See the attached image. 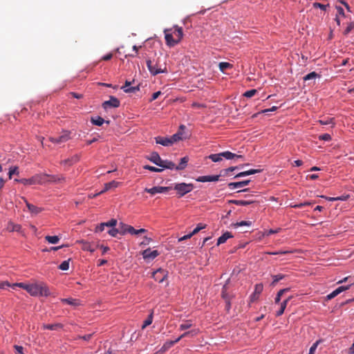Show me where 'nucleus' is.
Wrapping results in <instances>:
<instances>
[{"instance_id": "f257e3e1", "label": "nucleus", "mask_w": 354, "mask_h": 354, "mask_svg": "<svg viewBox=\"0 0 354 354\" xmlns=\"http://www.w3.org/2000/svg\"><path fill=\"white\" fill-rule=\"evenodd\" d=\"M28 293L32 296L48 297L50 295L49 289L46 285L37 283L30 284Z\"/></svg>"}, {"instance_id": "f03ea898", "label": "nucleus", "mask_w": 354, "mask_h": 354, "mask_svg": "<svg viewBox=\"0 0 354 354\" xmlns=\"http://www.w3.org/2000/svg\"><path fill=\"white\" fill-rule=\"evenodd\" d=\"M194 186L192 183H174L172 189L176 191L177 195L179 198L184 196L185 194L191 192Z\"/></svg>"}, {"instance_id": "7ed1b4c3", "label": "nucleus", "mask_w": 354, "mask_h": 354, "mask_svg": "<svg viewBox=\"0 0 354 354\" xmlns=\"http://www.w3.org/2000/svg\"><path fill=\"white\" fill-rule=\"evenodd\" d=\"M146 64L150 74L153 76L157 75L160 73H166L167 72V68L165 67L163 69L158 66V64L156 63L153 65L152 61L150 59L146 60Z\"/></svg>"}, {"instance_id": "20e7f679", "label": "nucleus", "mask_w": 354, "mask_h": 354, "mask_svg": "<svg viewBox=\"0 0 354 354\" xmlns=\"http://www.w3.org/2000/svg\"><path fill=\"white\" fill-rule=\"evenodd\" d=\"M168 276V271L162 268H158L153 272L152 277L158 283H162Z\"/></svg>"}, {"instance_id": "39448f33", "label": "nucleus", "mask_w": 354, "mask_h": 354, "mask_svg": "<svg viewBox=\"0 0 354 354\" xmlns=\"http://www.w3.org/2000/svg\"><path fill=\"white\" fill-rule=\"evenodd\" d=\"M71 132L68 131H64L62 132V135H60L58 137H50L49 138L50 141L55 143V144H61L66 142L68 141L70 138Z\"/></svg>"}, {"instance_id": "423d86ee", "label": "nucleus", "mask_w": 354, "mask_h": 354, "mask_svg": "<svg viewBox=\"0 0 354 354\" xmlns=\"http://www.w3.org/2000/svg\"><path fill=\"white\" fill-rule=\"evenodd\" d=\"M120 105V100L115 96H110L109 100L104 101L102 106L104 109H107L108 108H118Z\"/></svg>"}, {"instance_id": "0eeeda50", "label": "nucleus", "mask_w": 354, "mask_h": 354, "mask_svg": "<svg viewBox=\"0 0 354 354\" xmlns=\"http://www.w3.org/2000/svg\"><path fill=\"white\" fill-rule=\"evenodd\" d=\"M172 189V186L169 187H162V186H155L151 188H145V192L149 193L151 195H155L158 193H163L167 192L169 190Z\"/></svg>"}, {"instance_id": "6e6552de", "label": "nucleus", "mask_w": 354, "mask_h": 354, "mask_svg": "<svg viewBox=\"0 0 354 354\" xmlns=\"http://www.w3.org/2000/svg\"><path fill=\"white\" fill-rule=\"evenodd\" d=\"M44 176L48 178L46 181L50 183H62L66 181V178L63 175H50L44 174Z\"/></svg>"}, {"instance_id": "1a4fd4ad", "label": "nucleus", "mask_w": 354, "mask_h": 354, "mask_svg": "<svg viewBox=\"0 0 354 354\" xmlns=\"http://www.w3.org/2000/svg\"><path fill=\"white\" fill-rule=\"evenodd\" d=\"M119 227H120V234L124 235L127 233L134 235V232H136V229L129 225L125 224L122 222L119 223Z\"/></svg>"}, {"instance_id": "9d476101", "label": "nucleus", "mask_w": 354, "mask_h": 354, "mask_svg": "<svg viewBox=\"0 0 354 354\" xmlns=\"http://www.w3.org/2000/svg\"><path fill=\"white\" fill-rule=\"evenodd\" d=\"M221 175H213V176H201L196 178L197 182L206 183V182H216L219 180Z\"/></svg>"}, {"instance_id": "9b49d317", "label": "nucleus", "mask_w": 354, "mask_h": 354, "mask_svg": "<svg viewBox=\"0 0 354 354\" xmlns=\"http://www.w3.org/2000/svg\"><path fill=\"white\" fill-rule=\"evenodd\" d=\"M142 254L145 259L153 260L159 255V252L158 250H151V248H147L142 252Z\"/></svg>"}, {"instance_id": "f8f14e48", "label": "nucleus", "mask_w": 354, "mask_h": 354, "mask_svg": "<svg viewBox=\"0 0 354 354\" xmlns=\"http://www.w3.org/2000/svg\"><path fill=\"white\" fill-rule=\"evenodd\" d=\"M120 182H117L115 180H112L109 183H105L104 184V188L99 193H97L94 195V196H99L103 193H104L105 192L112 189V188H115V187H118L119 185H120Z\"/></svg>"}, {"instance_id": "ddd939ff", "label": "nucleus", "mask_w": 354, "mask_h": 354, "mask_svg": "<svg viewBox=\"0 0 354 354\" xmlns=\"http://www.w3.org/2000/svg\"><path fill=\"white\" fill-rule=\"evenodd\" d=\"M158 167H161L160 169H170L173 170L175 169L176 165L174 162L169 160H161L160 164L158 165Z\"/></svg>"}, {"instance_id": "4468645a", "label": "nucleus", "mask_w": 354, "mask_h": 354, "mask_svg": "<svg viewBox=\"0 0 354 354\" xmlns=\"http://www.w3.org/2000/svg\"><path fill=\"white\" fill-rule=\"evenodd\" d=\"M248 165H249V164L240 165L235 166V167H228L227 169H224L221 170L220 175H221V176H228L230 174V172L233 171H234L236 169H242L245 166H248Z\"/></svg>"}, {"instance_id": "2eb2a0df", "label": "nucleus", "mask_w": 354, "mask_h": 354, "mask_svg": "<svg viewBox=\"0 0 354 354\" xmlns=\"http://www.w3.org/2000/svg\"><path fill=\"white\" fill-rule=\"evenodd\" d=\"M168 30H165V42H166V44L169 46V47H173L174 46H176V44H178V41H177L176 39H174L173 36L171 34H169V33H167V31Z\"/></svg>"}, {"instance_id": "dca6fc26", "label": "nucleus", "mask_w": 354, "mask_h": 354, "mask_svg": "<svg viewBox=\"0 0 354 354\" xmlns=\"http://www.w3.org/2000/svg\"><path fill=\"white\" fill-rule=\"evenodd\" d=\"M250 180H245L239 181V182H232V183H228L227 186L230 189H234L236 188H241L244 186L248 185L250 183Z\"/></svg>"}, {"instance_id": "f3484780", "label": "nucleus", "mask_w": 354, "mask_h": 354, "mask_svg": "<svg viewBox=\"0 0 354 354\" xmlns=\"http://www.w3.org/2000/svg\"><path fill=\"white\" fill-rule=\"evenodd\" d=\"M147 159L157 166L160 164L162 160L159 153L156 151H153L151 153L149 156L147 157Z\"/></svg>"}, {"instance_id": "a211bd4d", "label": "nucleus", "mask_w": 354, "mask_h": 354, "mask_svg": "<svg viewBox=\"0 0 354 354\" xmlns=\"http://www.w3.org/2000/svg\"><path fill=\"white\" fill-rule=\"evenodd\" d=\"M80 160V156L77 154H75L71 158L65 159L61 162V164L65 166H71Z\"/></svg>"}, {"instance_id": "6ab92c4d", "label": "nucleus", "mask_w": 354, "mask_h": 354, "mask_svg": "<svg viewBox=\"0 0 354 354\" xmlns=\"http://www.w3.org/2000/svg\"><path fill=\"white\" fill-rule=\"evenodd\" d=\"M26 205L29 210V212L33 214V215H37L40 212H41L44 209L42 207H37L30 203H28L27 201H26Z\"/></svg>"}, {"instance_id": "aec40b11", "label": "nucleus", "mask_w": 354, "mask_h": 354, "mask_svg": "<svg viewBox=\"0 0 354 354\" xmlns=\"http://www.w3.org/2000/svg\"><path fill=\"white\" fill-rule=\"evenodd\" d=\"M91 122L95 125V126H98V127H100L102 126L104 123H106V124H109L110 123V121L109 120H105L104 118H102V117L99 116V115H97V116H95V117H91Z\"/></svg>"}, {"instance_id": "412c9836", "label": "nucleus", "mask_w": 354, "mask_h": 354, "mask_svg": "<svg viewBox=\"0 0 354 354\" xmlns=\"http://www.w3.org/2000/svg\"><path fill=\"white\" fill-rule=\"evenodd\" d=\"M256 201L252 200H229L228 203L236 205L247 206L254 203Z\"/></svg>"}, {"instance_id": "4be33fe9", "label": "nucleus", "mask_w": 354, "mask_h": 354, "mask_svg": "<svg viewBox=\"0 0 354 354\" xmlns=\"http://www.w3.org/2000/svg\"><path fill=\"white\" fill-rule=\"evenodd\" d=\"M156 144L161 145L162 146H170L172 145V141L170 138L158 136L155 138Z\"/></svg>"}, {"instance_id": "5701e85b", "label": "nucleus", "mask_w": 354, "mask_h": 354, "mask_svg": "<svg viewBox=\"0 0 354 354\" xmlns=\"http://www.w3.org/2000/svg\"><path fill=\"white\" fill-rule=\"evenodd\" d=\"M261 171H262L261 169H250L248 171H241V172L237 174L234 178H237L248 176L250 175L259 174V173L261 172Z\"/></svg>"}, {"instance_id": "b1692460", "label": "nucleus", "mask_w": 354, "mask_h": 354, "mask_svg": "<svg viewBox=\"0 0 354 354\" xmlns=\"http://www.w3.org/2000/svg\"><path fill=\"white\" fill-rule=\"evenodd\" d=\"M15 181L17 182V183H20L24 185H35L37 183L36 177H32L30 178H20V179L15 178Z\"/></svg>"}, {"instance_id": "393cba45", "label": "nucleus", "mask_w": 354, "mask_h": 354, "mask_svg": "<svg viewBox=\"0 0 354 354\" xmlns=\"http://www.w3.org/2000/svg\"><path fill=\"white\" fill-rule=\"evenodd\" d=\"M61 302L75 307L81 305V302L79 299L73 298H64L61 299Z\"/></svg>"}, {"instance_id": "a878e982", "label": "nucleus", "mask_w": 354, "mask_h": 354, "mask_svg": "<svg viewBox=\"0 0 354 354\" xmlns=\"http://www.w3.org/2000/svg\"><path fill=\"white\" fill-rule=\"evenodd\" d=\"M189 161V157L185 156L182 158L180 160V162L178 165H176L175 169L177 171H180L185 169L187 166V162Z\"/></svg>"}, {"instance_id": "bb28decb", "label": "nucleus", "mask_w": 354, "mask_h": 354, "mask_svg": "<svg viewBox=\"0 0 354 354\" xmlns=\"http://www.w3.org/2000/svg\"><path fill=\"white\" fill-rule=\"evenodd\" d=\"M233 237V235L232 234L231 232H225V233H223L218 239H217V245H220V244H222V243H224L226 242V241L230 239V238H232Z\"/></svg>"}, {"instance_id": "cd10ccee", "label": "nucleus", "mask_w": 354, "mask_h": 354, "mask_svg": "<svg viewBox=\"0 0 354 354\" xmlns=\"http://www.w3.org/2000/svg\"><path fill=\"white\" fill-rule=\"evenodd\" d=\"M290 297H288L281 303V306H280L279 310L276 312L277 317H279L283 315V313L286 308L287 304L290 301Z\"/></svg>"}, {"instance_id": "c85d7f7f", "label": "nucleus", "mask_w": 354, "mask_h": 354, "mask_svg": "<svg viewBox=\"0 0 354 354\" xmlns=\"http://www.w3.org/2000/svg\"><path fill=\"white\" fill-rule=\"evenodd\" d=\"M174 346V342L171 341H167L164 343L162 346L160 348L159 351H158L160 354H163L167 350H169L171 346Z\"/></svg>"}, {"instance_id": "c756f323", "label": "nucleus", "mask_w": 354, "mask_h": 354, "mask_svg": "<svg viewBox=\"0 0 354 354\" xmlns=\"http://www.w3.org/2000/svg\"><path fill=\"white\" fill-rule=\"evenodd\" d=\"M183 139V132H181L180 131H178L176 133H174L170 137V140L171 141H172V145Z\"/></svg>"}, {"instance_id": "7c9ffc66", "label": "nucleus", "mask_w": 354, "mask_h": 354, "mask_svg": "<svg viewBox=\"0 0 354 354\" xmlns=\"http://www.w3.org/2000/svg\"><path fill=\"white\" fill-rule=\"evenodd\" d=\"M63 325L59 323L53 324H45L44 325V328L47 330H55L58 328H62Z\"/></svg>"}, {"instance_id": "2f4dec72", "label": "nucleus", "mask_w": 354, "mask_h": 354, "mask_svg": "<svg viewBox=\"0 0 354 354\" xmlns=\"http://www.w3.org/2000/svg\"><path fill=\"white\" fill-rule=\"evenodd\" d=\"M121 89H122L126 93H135L136 91L140 90V88L139 86L130 87L122 86Z\"/></svg>"}, {"instance_id": "473e14b6", "label": "nucleus", "mask_w": 354, "mask_h": 354, "mask_svg": "<svg viewBox=\"0 0 354 354\" xmlns=\"http://www.w3.org/2000/svg\"><path fill=\"white\" fill-rule=\"evenodd\" d=\"M174 28L175 29L174 33H176L178 36V39L176 40L178 41L179 43L183 37V28L177 25L174 26Z\"/></svg>"}, {"instance_id": "72a5a7b5", "label": "nucleus", "mask_w": 354, "mask_h": 354, "mask_svg": "<svg viewBox=\"0 0 354 354\" xmlns=\"http://www.w3.org/2000/svg\"><path fill=\"white\" fill-rule=\"evenodd\" d=\"M218 66L222 73H225L227 69L232 68V65L231 64L225 62H220Z\"/></svg>"}, {"instance_id": "f704fd0d", "label": "nucleus", "mask_w": 354, "mask_h": 354, "mask_svg": "<svg viewBox=\"0 0 354 354\" xmlns=\"http://www.w3.org/2000/svg\"><path fill=\"white\" fill-rule=\"evenodd\" d=\"M221 158H225L227 160H231L235 158L236 153H232L229 151H225L221 153Z\"/></svg>"}, {"instance_id": "c9c22d12", "label": "nucleus", "mask_w": 354, "mask_h": 354, "mask_svg": "<svg viewBox=\"0 0 354 354\" xmlns=\"http://www.w3.org/2000/svg\"><path fill=\"white\" fill-rule=\"evenodd\" d=\"M19 168L17 166L10 167L8 171V177L10 179L12 178L13 175H19Z\"/></svg>"}, {"instance_id": "e433bc0d", "label": "nucleus", "mask_w": 354, "mask_h": 354, "mask_svg": "<svg viewBox=\"0 0 354 354\" xmlns=\"http://www.w3.org/2000/svg\"><path fill=\"white\" fill-rule=\"evenodd\" d=\"M334 118H326L322 120H319L318 122L319 124L322 125H328L332 124L333 125L335 124L334 122Z\"/></svg>"}, {"instance_id": "4c0bfd02", "label": "nucleus", "mask_w": 354, "mask_h": 354, "mask_svg": "<svg viewBox=\"0 0 354 354\" xmlns=\"http://www.w3.org/2000/svg\"><path fill=\"white\" fill-rule=\"evenodd\" d=\"M46 240L51 244H56L59 242V238L58 236H46L45 237Z\"/></svg>"}, {"instance_id": "58836bf2", "label": "nucleus", "mask_w": 354, "mask_h": 354, "mask_svg": "<svg viewBox=\"0 0 354 354\" xmlns=\"http://www.w3.org/2000/svg\"><path fill=\"white\" fill-rule=\"evenodd\" d=\"M354 31V21H351L348 24L347 27L344 30V35H348L351 32Z\"/></svg>"}, {"instance_id": "ea45409f", "label": "nucleus", "mask_w": 354, "mask_h": 354, "mask_svg": "<svg viewBox=\"0 0 354 354\" xmlns=\"http://www.w3.org/2000/svg\"><path fill=\"white\" fill-rule=\"evenodd\" d=\"M221 296H222V298L225 300V301H227V300L228 301L231 300L230 296L227 292V285L226 284H225L222 288Z\"/></svg>"}, {"instance_id": "a19ab883", "label": "nucleus", "mask_w": 354, "mask_h": 354, "mask_svg": "<svg viewBox=\"0 0 354 354\" xmlns=\"http://www.w3.org/2000/svg\"><path fill=\"white\" fill-rule=\"evenodd\" d=\"M192 326V323L191 320H187L184 323L181 324L179 326V330H185L190 328Z\"/></svg>"}, {"instance_id": "79ce46f5", "label": "nucleus", "mask_w": 354, "mask_h": 354, "mask_svg": "<svg viewBox=\"0 0 354 354\" xmlns=\"http://www.w3.org/2000/svg\"><path fill=\"white\" fill-rule=\"evenodd\" d=\"M319 77V75L315 71H313L304 77V81L315 80L316 77Z\"/></svg>"}, {"instance_id": "37998d69", "label": "nucleus", "mask_w": 354, "mask_h": 354, "mask_svg": "<svg viewBox=\"0 0 354 354\" xmlns=\"http://www.w3.org/2000/svg\"><path fill=\"white\" fill-rule=\"evenodd\" d=\"M290 290V288H283V289H281L280 290L277 294V296L274 299V302L276 304L279 303L281 300V297L282 296V295L286 292H288Z\"/></svg>"}, {"instance_id": "c03bdc74", "label": "nucleus", "mask_w": 354, "mask_h": 354, "mask_svg": "<svg viewBox=\"0 0 354 354\" xmlns=\"http://www.w3.org/2000/svg\"><path fill=\"white\" fill-rule=\"evenodd\" d=\"M272 277L273 279V281H272L271 285L274 286L276 285V283L279 281L285 278V275L283 274H278L272 275Z\"/></svg>"}, {"instance_id": "a18cd8bd", "label": "nucleus", "mask_w": 354, "mask_h": 354, "mask_svg": "<svg viewBox=\"0 0 354 354\" xmlns=\"http://www.w3.org/2000/svg\"><path fill=\"white\" fill-rule=\"evenodd\" d=\"M353 284V283H350L348 285L341 286H339L337 288H336L334 290L336 292V293L337 295H339L342 292L348 290Z\"/></svg>"}, {"instance_id": "49530a36", "label": "nucleus", "mask_w": 354, "mask_h": 354, "mask_svg": "<svg viewBox=\"0 0 354 354\" xmlns=\"http://www.w3.org/2000/svg\"><path fill=\"white\" fill-rule=\"evenodd\" d=\"M207 158L214 162L222 160L221 153L210 154Z\"/></svg>"}, {"instance_id": "de8ad7c7", "label": "nucleus", "mask_w": 354, "mask_h": 354, "mask_svg": "<svg viewBox=\"0 0 354 354\" xmlns=\"http://www.w3.org/2000/svg\"><path fill=\"white\" fill-rule=\"evenodd\" d=\"M107 233L113 236V237H115L117 236L118 234H120V227H119V228H115V227H111V229H109L108 231H107Z\"/></svg>"}, {"instance_id": "09e8293b", "label": "nucleus", "mask_w": 354, "mask_h": 354, "mask_svg": "<svg viewBox=\"0 0 354 354\" xmlns=\"http://www.w3.org/2000/svg\"><path fill=\"white\" fill-rule=\"evenodd\" d=\"M232 225L235 228L238 227H241V226H251L252 225V222L251 221H243L236 222L235 223H233Z\"/></svg>"}, {"instance_id": "8fccbe9b", "label": "nucleus", "mask_w": 354, "mask_h": 354, "mask_svg": "<svg viewBox=\"0 0 354 354\" xmlns=\"http://www.w3.org/2000/svg\"><path fill=\"white\" fill-rule=\"evenodd\" d=\"M69 261L70 259L68 260H65L61 263V264L59 266V269L62 270H68L69 269Z\"/></svg>"}, {"instance_id": "3c124183", "label": "nucleus", "mask_w": 354, "mask_h": 354, "mask_svg": "<svg viewBox=\"0 0 354 354\" xmlns=\"http://www.w3.org/2000/svg\"><path fill=\"white\" fill-rule=\"evenodd\" d=\"M153 322V313H150L147 318L145 320L143 324H142V328H145L148 326H149Z\"/></svg>"}, {"instance_id": "603ef678", "label": "nucleus", "mask_w": 354, "mask_h": 354, "mask_svg": "<svg viewBox=\"0 0 354 354\" xmlns=\"http://www.w3.org/2000/svg\"><path fill=\"white\" fill-rule=\"evenodd\" d=\"M143 168L145 169H147V170H149V171H153V172H161V171H162V169L157 168V167H155L153 166H150V165H145L143 167Z\"/></svg>"}, {"instance_id": "864d4df0", "label": "nucleus", "mask_w": 354, "mask_h": 354, "mask_svg": "<svg viewBox=\"0 0 354 354\" xmlns=\"http://www.w3.org/2000/svg\"><path fill=\"white\" fill-rule=\"evenodd\" d=\"M206 227V225L203 223H198L197 226L194 229V230L192 232V234L193 235L197 234L199 231H201L203 229H205Z\"/></svg>"}, {"instance_id": "5fc2aeb1", "label": "nucleus", "mask_w": 354, "mask_h": 354, "mask_svg": "<svg viewBox=\"0 0 354 354\" xmlns=\"http://www.w3.org/2000/svg\"><path fill=\"white\" fill-rule=\"evenodd\" d=\"M198 333V330H189V331H187V332H185L184 333H183L180 336V338H184L185 337H187L189 335H195Z\"/></svg>"}, {"instance_id": "6e6d98bb", "label": "nucleus", "mask_w": 354, "mask_h": 354, "mask_svg": "<svg viewBox=\"0 0 354 354\" xmlns=\"http://www.w3.org/2000/svg\"><path fill=\"white\" fill-rule=\"evenodd\" d=\"M263 290V285L262 284H257L255 286V290L253 296H252V299H254L255 295H259Z\"/></svg>"}, {"instance_id": "4d7b16f0", "label": "nucleus", "mask_w": 354, "mask_h": 354, "mask_svg": "<svg viewBox=\"0 0 354 354\" xmlns=\"http://www.w3.org/2000/svg\"><path fill=\"white\" fill-rule=\"evenodd\" d=\"M257 91L256 89H250L247 91H245L243 93V96L245 97H252L257 93Z\"/></svg>"}, {"instance_id": "13d9d810", "label": "nucleus", "mask_w": 354, "mask_h": 354, "mask_svg": "<svg viewBox=\"0 0 354 354\" xmlns=\"http://www.w3.org/2000/svg\"><path fill=\"white\" fill-rule=\"evenodd\" d=\"M313 6L315 8H320L322 10H326V8L329 6V4L324 5L318 2H315L313 3Z\"/></svg>"}, {"instance_id": "bf43d9fd", "label": "nucleus", "mask_w": 354, "mask_h": 354, "mask_svg": "<svg viewBox=\"0 0 354 354\" xmlns=\"http://www.w3.org/2000/svg\"><path fill=\"white\" fill-rule=\"evenodd\" d=\"M106 225L104 223H101L100 225H97L95 229V233H100L104 230V228L106 227Z\"/></svg>"}, {"instance_id": "052dcab7", "label": "nucleus", "mask_w": 354, "mask_h": 354, "mask_svg": "<svg viewBox=\"0 0 354 354\" xmlns=\"http://www.w3.org/2000/svg\"><path fill=\"white\" fill-rule=\"evenodd\" d=\"M319 342L320 340H317L311 346V347L309 349L308 354H315V350L317 349V347Z\"/></svg>"}, {"instance_id": "680f3d73", "label": "nucleus", "mask_w": 354, "mask_h": 354, "mask_svg": "<svg viewBox=\"0 0 354 354\" xmlns=\"http://www.w3.org/2000/svg\"><path fill=\"white\" fill-rule=\"evenodd\" d=\"M319 139L320 140H324V141H330L332 138H331V136L328 133H324V134H322L319 136Z\"/></svg>"}, {"instance_id": "e2e57ef3", "label": "nucleus", "mask_w": 354, "mask_h": 354, "mask_svg": "<svg viewBox=\"0 0 354 354\" xmlns=\"http://www.w3.org/2000/svg\"><path fill=\"white\" fill-rule=\"evenodd\" d=\"M104 223L106 224V227H114L117 225V220L112 218L108 222H105Z\"/></svg>"}, {"instance_id": "0e129e2a", "label": "nucleus", "mask_w": 354, "mask_h": 354, "mask_svg": "<svg viewBox=\"0 0 354 354\" xmlns=\"http://www.w3.org/2000/svg\"><path fill=\"white\" fill-rule=\"evenodd\" d=\"M335 9L337 10L339 15L343 17H347V16L345 15L344 9L341 6H335Z\"/></svg>"}, {"instance_id": "69168bd1", "label": "nucleus", "mask_w": 354, "mask_h": 354, "mask_svg": "<svg viewBox=\"0 0 354 354\" xmlns=\"http://www.w3.org/2000/svg\"><path fill=\"white\" fill-rule=\"evenodd\" d=\"M94 333H90V334H87V335H80L78 336V339H83L84 341H89L91 337H93Z\"/></svg>"}, {"instance_id": "338daca9", "label": "nucleus", "mask_w": 354, "mask_h": 354, "mask_svg": "<svg viewBox=\"0 0 354 354\" xmlns=\"http://www.w3.org/2000/svg\"><path fill=\"white\" fill-rule=\"evenodd\" d=\"M14 286L21 287L23 289L26 290L28 292L29 291V287H30V284H26L24 283H15L14 284Z\"/></svg>"}, {"instance_id": "774afa93", "label": "nucleus", "mask_w": 354, "mask_h": 354, "mask_svg": "<svg viewBox=\"0 0 354 354\" xmlns=\"http://www.w3.org/2000/svg\"><path fill=\"white\" fill-rule=\"evenodd\" d=\"M84 250L89 251L91 252H94L95 250V249L93 247H92L91 244H89L88 243H85V245L84 246Z\"/></svg>"}]
</instances>
